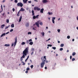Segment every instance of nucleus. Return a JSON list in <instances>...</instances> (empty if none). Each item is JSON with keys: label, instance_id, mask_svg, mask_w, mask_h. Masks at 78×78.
I'll use <instances>...</instances> for the list:
<instances>
[{"label": "nucleus", "instance_id": "nucleus-1", "mask_svg": "<svg viewBox=\"0 0 78 78\" xmlns=\"http://www.w3.org/2000/svg\"><path fill=\"white\" fill-rule=\"evenodd\" d=\"M35 24L36 25H37V27H39V24L40 25H43V23L41 22L40 20L38 21L37 22L35 23Z\"/></svg>", "mask_w": 78, "mask_h": 78}, {"label": "nucleus", "instance_id": "nucleus-2", "mask_svg": "<svg viewBox=\"0 0 78 78\" xmlns=\"http://www.w3.org/2000/svg\"><path fill=\"white\" fill-rule=\"evenodd\" d=\"M28 51V50L27 49H25L23 51V55H27V53Z\"/></svg>", "mask_w": 78, "mask_h": 78}, {"label": "nucleus", "instance_id": "nucleus-3", "mask_svg": "<svg viewBox=\"0 0 78 78\" xmlns=\"http://www.w3.org/2000/svg\"><path fill=\"white\" fill-rule=\"evenodd\" d=\"M42 62L41 64V68H43L44 67V65L45 63V62L43 61V60H42Z\"/></svg>", "mask_w": 78, "mask_h": 78}, {"label": "nucleus", "instance_id": "nucleus-4", "mask_svg": "<svg viewBox=\"0 0 78 78\" xmlns=\"http://www.w3.org/2000/svg\"><path fill=\"white\" fill-rule=\"evenodd\" d=\"M23 5V3L21 2L18 3L17 4V6H20V7H22Z\"/></svg>", "mask_w": 78, "mask_h": 78}, {"label": "nucleus", "instance_id": "nucleus-5", "mask_svg": "<svg viewBox=\"0 0 78 78\" xmlns=\"http://www.w3.org/2000/svg\"><path fill=\"white\" fill-rule=\"evenodd\" d=\"M41 60H43V61H44V62H46V56H44V58L43 57L41 58Z\"/></svg>", "mask_w": 78, "mask_h": 78}, {"label": "nucleus", "instance_id": "nucleus-6", "mask_svg": "<svg viewBox=\"0 0 78 78\" xmlns=\"http://www.w3.org/2000/svg\"><path fill=\"white\" fill-rule=\"evenodd\" d=\"M25 57V55H23V56L20 58V61H23V58H24Z\"/></svg>", "mask_w": 78, "mask_h": 78}, {"label": "nucleus", "instance_id": "nucleus-7", "mask_svg": "<svg viewBox=\"0 0 78 78\" xmlns=\"http://www.w3.org/2000/svg\"><path fill=\"white\" fill-rule=\"evenodd\" d=\"M16 44H17V37H16L15 38V41L14 43V47H15V46H16Z\"/></svg>", "mask_w": 78, "mask_h": 78}, {"label": "nucleus", "instance_id": "nucleus-8", "mask_svg": "<svg viewBox=\"0 0 78 78\" xmlns=\"http://www.w3.org/2000/svg\"><path fill=\"white\" fill-rule=\"evenodd\" d=\"M22 16H20V18L19 20V22H21V20H22Z\"/></svg>", "mask_w": 78, "mask_h": 78}, {"label": "nucleus", "instance_id": "nucleus-9", "mask_svg": "<svg viewBox=\"0 0 78 78\" xmlns=\"http://www.w3.org/2000/svg\"><path fill=\"white\" fill-rule=\"evenodd\" d=\"M42 2L43 3H47V2H48V1H47V0H43Z\"/></svg>", "mask_w": 78, "mask_h": 78}, {"label": "nucleus", "instance_id": "nucleus-10", "mask_svg": "<svg viewBox=\"0 0 78 78\" xmlns=\"http://www.w3.org/2000/svg\"><path fill=\"white\" fill-rule=\"evenodd\" d=\"M44 9H41L40 10V12L41 13H43V12L44 11Z\"/></svg>", "mask_w": 78, "mask_h": 78}, {"label": "nucleus", "instance_id": "nucleus-11", "mask_svg": "<svg viewBox=\"0 0 78 78\" xmlns=\"http://www.w3.org/2000/svg\"><path fill=\"white\" fill-rule=\"evenodd\" d=\"M25 11V9L23 8H21V9L19 11Z\"/></svg>", "mask_w": 78, "mask_h": 78}, {"label": "nucleus", "instance_id": "nucleus-12", "mask_svg": "<svg viewBox=\"0 0 78 78\" xmlns=\"http://www.w3.org/2000/svg\"><path fill=\"white\" fill-rule=\"evenodd\" d=\"M4 46H5V47H9V46H10V45L6 44H5Z\"/></svg>", "mask_w": 78, "mask_h": 78}, {"label": "nucleus", "instance_id": "nucleus-13", "mask_svg": "<svg viewBox=\"0 0 78 78\" xmlns=\"http://www.w3.org/2000/svg\"><path fill=\"white\" fill-rule=\"evenodd\" d=\"M34 10H32V16H34Z\"/></svg>", "mask_w": 78, "mask_h": 78}, {"label": "nucleus", "instance_id": "nucleus-14", "mask_svg": "<svg viewBox=\"0 0 78 78\" xmlns=\"http://www.w3.org/2000/svg\"><path fill=\"white\" fill-rule=\"evenodd\" d=\"M23 2L24 3H26L28 1V0H23Z\"/></svg>", "mask_w": 78, "mask_h": 78}, {"label": "nucleus", "instance_id": "nucleus-15", "mask_svg": "<svg viewBox=\"0 0 78 78\" xmlns=\"http://www.w3.org/2000/svg\"><path fill=\"white\" fill-rule=\"evenodd\" d=\"M6 35V34L5 33H4L2 35H1V37H3V36H5V35Z\"/></svg>", "mask_w": 78, "mask_h": 78}, {"label": "nucleus", "instance_id": "nucleus-16", "mask_svg": "<svg viewBox=\"0 0 78 78\" xmlns=\"http://www.w3.org/2000/svg\"><path fill=\"white\" fill-rule=\"evenodd\" d=\"M30 45H31L33 44V42L32 41H31L29 43Z\"/></svg>", "mask_w": 78, "mask_h": 78}, {"label": "nucleus", "instance_id": "nucleus-17", "mask_svg": "<svg viewBox=\"0 0 78 78\" xmlns=\"http://www.w3.org/2000/svg\"><path fill=\"white\" fill-rule=\"evenodd\" d=\"M11 27H12V28H14V24H12L11 25Z\"/></svg>", "mask_w": 78, "mask_h": 78}, {"label": "nucleus", "instance_id": "nucleus-18", "mask_svg": "<svg viewBox=\"0 0 78 78\" xmlns=\"http://www.w3.org/2000/svg\"><path fill=\"white\" fill-rule=\"evenodd\" d=\"M5 27V24L2 25L1 26V28H3V27Z\"/></svg>", "mask_w": 78, "mask_h": 78}, {"label": "nucleus", "instance_id": "nucleus-19", "mask_svg": "<svg viewBox=\"0 0 78 78\" xmlns=\"http://www.w3.org/2000/svg\"><path fill=\"white\" fill-rule=\"evenodd\" d=\"M20 13V11L18 12V13L17 15V16L18 17V16H20V15H19V13Z\"/></svg>", "mask_w": 78, "mask_h": 78}, {"label": "nucleus", "instance_id": "nucleus-20", "mask_svg": "<svg viewBox=\"0 0 78 78\" xmlns=\"http://www.w3.org/2000/svg\"><path fill=\"white\" fill-rule=\"evenodd\" d=\"M39 16V15H38L35 16L36 19H39V17H38Z\"/></svg>", "mask_w": 78, "mask_h": 78}, {"label": "nucleus", "instance_id": "nucleus-21", "mask_svg": "<svg viewBox=\"0 0 78 78\" xmlns=\"http://www.w3.org/2000/svg\"><path fill=\"white\" fill-rule=\"evenodd\" d=\"M41 33V34L43 36H44V34H45V33H44V32H43Z\"/></svg>", "mask_w": 78, "mask_h": 78}, {"label": "nucleus", "instance_id": "nucleus-22", "mask_svg": "<svg viewBox=\"0 0 78 78\" xmlns=\"http://www.w3.org/2000/svg\"><path fill=\"white\" fill-rule=\"evenodd\" d=\"M64 44H62L60 45V47H64Z\"/></svg>", "mask_w": 78, "mask_h": 78}, {"label": "nucleus", "instance_id": "nucleus-23", "mask_svg": "<svg viewBox=\"0 0 78 78\" xmlns=\"http://www.w3.org/2000/svg\"><path fill=\"white\" fill-rule=\"evenodd\" d=\"M37 7H35L34 8V9L35 10H37Z\"/></svg>", "mask_w": 78, "mask_h": 78}, {"label": "nucleus", "instance_id": "nucleus-24", "mask_svg": "<svg viewBox=\"0 0 78 78\" xmlns=\"http://www.w3.org/2000/svg\"><path fill=\"white\" fill-rule=\"evenodd\" d=\"M1 9H2V10L0 11V12H2L3 11V7H2V5H1Z\"/></svg>", "mask_w": 78, "mask_h": 78}, {"label": "nucleus", "instance_id": "nucleus-25", "mask_svg": "<svg viewBox=\"0 0 78 78\" xmlns=\"http://www.w3.org/2000/svg\"><path fill=\"white\" fill-rule=\"evenodd\" d=\"M76 55V53L75 52H73V53L72 55L73 56H75Z\"/></svg>", "mask_w": 78, "mask_h": 78}, {"label": "nucleus", "instance_id": "nucleus-26", "mask_svg": "<svg viewBox=\"0 0 78 78\" xmlns=\"http://www.w3.org/2000/svg\"><path fill=\"white\" fill-rule=\"evenodd\" d=\"M48 14L49 15H52L53 14V13L52 12H48Z\"/></svg>", "mask_w": 78, "mask_h": 78}, {"label": "nucleus", "instance_id": "nucleus-27", "mask_svg": "<svg viewBox=\"0 0 78 78\" xmlns=\"http://www.w3.org/2000/svg\"><path fill=\"white\" fill-rule=\"evenodd\" d=\"M40 10H41V9H40V8L37 7V11H40Z\"/></svg>", "mask_w": 78, "mask_h": 78}, {"label": "nucleus", "instance_id": "nucleus-28", "mask_svg": "<svg viewBox=\"0 0 78 78\" xmlns=\"http://www.w3.org/2000/svg\"><path fill=\"white\" fill-rule=\"evenodd\" d=\"M28 58H29V56H28L27 59L25 60V61H27L28 59Z\"/></svg>", "mask_w": 78, "mask_h": 78}, {"label": "nucleus", "instance_id": "nucleus-29", "mask_svg": "<svg viewBox=\"0 0 78 78\" xmlns=\"http://www.w3.org/2000/svg\"><path fill=\"white\" fill-rule=\"evenodd\" d=\"M33 19H36V16H33Z\"/></svg>", "mask_w": 78, "mask_h": 78}, {"label": "nucleus", "instance_id": "nucleus-30", "mask_svg": "<svg viewBox=\"0 0 78 78\" xmlns=\"http://www.w3.org/2000/svg\"><path fill=\"white\" fill-rule=\"evenodd\" d=\"M48 47H52V45L51 44H48Z\"/></svg>", "mask_w": 78, "mask_h": 78}, {"label": "nucleus", "instance_id": "nucleus-31", "mask_svg": "<svg viewBox=\"0 0 78 78\" xmlns=\"http://www.w3.org/2000/svg\"><path fill=\"white\" fill-rule=\"evenodd\" d=\"M15 2L16 3H17L18 2V1L17 0H15Z\"/></svg>", "mask_w": 78, "mask_h": 78}, {"label": "nucleus", "instance_id": "nucleus-32", "mask_svg": "<svg viewBox=\"0 0 78 78\" xmlns=\"http://www.w3.org/2000/svg\"><path fill=\"white\" fill-rule=\"evenodd\" d=\"M26 26L27 27H28V26H29V23H27V24H26Z\"/></svg>", "mask_w": 78, "mask_h": 78}, {"label": "nucleus", "instance_id": "nucleus-33", "mask_svg": "<svg viewBox=\"0 0 78 78\" xmlns=\"http://www.w3.org/2000/svg\"><path fill=\"white\" fill-rule=\"evenodd\" d=\"M9 20L7 19L6 20V22L7 23H9Z\"/></svg>", "mask_w": 78, "mask_h": 78}, {"label": "nucleus", "instance_id": "nucleus-34", "mask_svg": "<svg viewBox=\"0 0 78 78\" xmlns=\"http://www.w3.org/2000/svg\"><path fill=\"white\" fill-rule=\"evenodd\" d=\"M52 22L53 23H55V20H54L52 19Z\"/></svg>", "mask_w": 78, "mask_h": 78}, {"label": "nucleus", "instance_id": "nucleus-35", "mask_svg": "<svg viewBox=\"0 0 78 78\" xmlns=\"http://www.w3.org/2000/svg\"><path fill=\"white\" fill-rule=\"evenodd\" d=\"M25 43L24 42H23L22 43V45H25Z\"/></svg>", "mask_w": 78, "mask_h": 78}, {"label": "nucleus", "instance_id": "nucleus-36", "mask_svg": "<svg viewBox=\"0 0 78 78\" xmlns=\"http://www.w3.org/2000/svg\"><path fill=\"white\" fill-rule=\"evenodd\" d=\"M75 58H73L72 59V61H75Z\"/></svg>", "mask_w": 78, "mask_h": 78}, {"label": "nucleus", "instance_id": "nucleus-37", "mask_svg": "<svg viewBox=\"0 0 78 78\" xmlns=\"http://www.w3.org/2000/svg\"><path fill=\"white\" fill-rule=\"evenodd\" d=\"M9 27V26L6 27L5 28V29L6 30V29H7V28H8V27Z\"/></svg>", "mask_w": 78, "mask_h": 78}, {"label": "nucleus", "instance_id": "nucleus-38", "mask_svg": "<svg viewBox=\"0 0 78 78\" xmlns=\"http://www.w3.org/2000/svg\"><path fill=\"white\" fill-rule=\"evenodd\" d=\"M26 70L27 71L29 70H30V68L28 67L27 68Z\"/></svg>", "mask_w": 78, "mask_h": 78}, {"label": "nucleus", "instance_id": "nucleus-39", "mask_svg": "<svg viewBox=\"0 0 78 78\" xmlns=\"http://www.w3.org/2000/svg\"><path fill=\"white\" fill-rule=\"evenodd\" d=\"M70 37L69 36H67V39H70Z\"/></svg>", "mask_w": 78, "mask_h": 78}, {"label": "nucleus", "instance_id": "nucleus-40", "mask_svg": "<svg viewBox=\"0 0 78 78\" xmlns=\"http://www.w3.org/2000/svg\"><path fill=\"white\" fill-rule=\"evenodd\" d=\"M28 34H31V32H29L28 33Z\"/></svg>", "mask_w": 78, "mask_h": 78}, {"label": "nucleus", "instance_id": "nucleus-41", "mask_svg": "<svg viewBox=\"0 0 78 78\" xmlns=\"http://www.w3.org/2000/svg\"><path fill=\"white\" fill-rule=\"evenodd\" d=\"M57 31H58V33H59L60 32V31H61V30H60V29H58L57 30Z\"/></svg>", "mask_w": 78, "mask_h": 78}, {"label": "nucleus", "instance_id": "nucleus-42", "mask_svg": "<svg viewBox=\"0 0 78 78\" xmlns=\"http://www.w3.org/2000/svg\"><path fill=\"white\" fill-rule=\"evenodd\" d=\"M34 66H33V65H32L31 66H30V67H31V69H33V67Z\"/></svg>", "mask_w": 78, "mask_h": 78}, {"label": "nucleus", "instance_id": "nucleus-43", "mask_svg": "<svg viewBox=\"0 0 78 78\" xmlns=\"http://www.w3.org/2000/svg\"><path fill=\"white\" fill-rule=\"evenodd\" d=\"M6 16L5 13H4L2 14V16Z\"/></svg>", "mask_w": 78, "mask_h": 78}, {"label": "nucleus", "instance_id": "nucleus-44", "mask_svg": "<svg viewBox=\"0 0 78 78\" xmlns=\"http://www.w3.org/2000/svg\"><path fill=\"white\" fill-rule=\"evenodd\" d=\"M26 43L27 44H28V43H29V40H27L26 41Z\"/></svg>", "mask_w": 78, "mask_h": 78}, {"label": "nucleus", "instance_id": "nucleus-45", "mask_svg": "<svg viewBox=\"0 0 78 78\" xmlns=\"http://www.w3.org/2000/svg\"><path fill=\"white\" fill-rule=\"evenodd\" d=\"M23 63V65H25V63L23 62H22V63Z\"/></svg>", "mask_w": 78, "mask_h": 78}, {"label": "nucleus", "instance_id": "nucleus-46", "mask_svg": "<svg viewBox=\"0 0 78 78\" xmlns=\"http://www.w3.org/2000/svg\"><path fill=\"white\" fill-rule=\"evenodd\" d=\"M29 42H32V40L31 39H30L29 41Z\"/></svg>", "mask_w": 78, "mask_h": 78}, {"label": "nucleus", "instance_id": "nucleus-47", "mask_svg": "<svg viewBox=\"0 0 78 78\" xmlns=\"http://www.w3.org/2000/svg\"><path fill=\"white\" fill-rule=\"evenodd\" d=\"M12 31H13V29H12L11 30H10V32H12Z\"/></svg>", "mask_w": 78, "mask_h": 78}, {"label": "nucleus", "instance_id": "nucleus-48", "mask_svg": "<svg viewBox=\"0 0 78 78\" xmlns=\"http://www.w3.org/2000/svg\"><path fill=\"white\" fill-rule=\"evenodd\" d=\"M12 11L13 12H14V11H15V9L14 8H13Z\"/></svg>", "mask_w": 78, "mask_h": 78}, {"label": "nucleus", "instance_id": "nucleus-49", "mask_svg": "<svg viewBox=\"0 0 78 78\" xmlns=\"http://www.w3.org/2000/svg\"><path fill=\"white\" fill-rule=\"evenodd\" d=\"M14 43H13L12 44V47H13V45H14Z\"/></svg>", "mask_w": 78, "mask_h": 78}, {"label": "nucleus", "instance_id": "nucleus-50", "mask_svg": "<svg viewBox=\"0 0 78 78\" xmlns=\"http://www.w3.org/2000/svg\"><path fill=\"white\" fill-rule=\"evenodd\" d=\"M28 2L29 3H31V1H29Z\"/></svg>", "mask_w": 78, "mask_h": 78}, {"label": "nucleus", "instance_id": "nucleus-51", "mask_svg": "<svg viewBox=\"0 0 78 78\" xmlns=\"http://www.w3.org/2000/svg\"><path fill=\"white\" fill-rule=\"evenodd\" d=\"M52 48H53V49H56V48L55 47H53Z\"/></svg>", "mask_w": 78, "mask_h": 78}, {"label": "nucleus", "instance_id": "nucleus-52", "mask_svg": "<svg viewBox=\"0 0 78 78\" xmlns=\"http://www.w3.org/2000/svg\"><path fill=\"white\" fill-rule=\"evenodd\" d=\"M52 19H53V20H55V17H53Z\"/></svg>", "mask_w": 78, "mask_h": 78}, {"label": "nucleus", "instance_id": "nucleus-53", "mask_svg": "<svg viewBox=\"0 0 78 78\" xmlns=\"http://www.w3.org/2000/svg\"><path fill=\"white\" fill-rule=\"evenodd\" d=\"M34 53V52H32L31 53V55H33Z\"/></svg>", "mask_w": 78, "mask_h": 78}, {"label": "nucleus", "instance_id": "nucleus-54", "mask_svg": "<svg viewBox=\"0 0 78 78\" xmlns=\"http://www.w3.org/2000/svg\"><path fill=\"white\" fill-rule=\"evenodd\" d=\"M50 39H51L50 38H49L47 40H46L47 42V41H49V40H50Z\"/></svg>", "mask_w": 78, "mask_h": 78}, {"label": "nucleus", "instance_id": "nucleus-55", "mask_svg": "<svg viewBox=\"0 0 78 78\" xmlns=\"http://www.w3.org/2000/svg\"><path fill=\"white\" fill-rule=\"evenodd\" d=\"M8 33H9V32H7V33H6V34H8Z\"/></svg>", "mask_w": 78, "mask_h": 78}, {"label": "nucleus", "instance_id": "nucleus-56", "mask_svg": "<svg viewBox=\"0 0 78 78\" xmlns=\"http://www.w3.org/2000/svg\"><path fill=\"white\" fill-rule=\"evenodd\" d=\"M33 29L34 30H36V29L34 28V27L33 28Z\"/></svg>", "mask_w": 78, "mask_h": 78}, {"label": "nucleus", "instance_id": "nucleus-57", "mask_svg": "<svg viewBox=\"0 0 78 78\" xmlns=\"http://www.w3.org/2000/svg\"><path fill=\"white\" fill-rule=\"evenodd\" d=\"M28 72V71L27 70L26 71L25 73H27Z\"/></svg>", "mask_w": 78, "mask_h": 78}, {"label": "nucleus", "instance_id": "nucleus-58", "mask_svg": "<svg viewBox=\"0 0 78 78\" xmlns=\"http://www.w3.org/2000/svg\"><path fill=\"white\" fill-rule=\"evenodd\" d=\"M72 56H70V59H72Z\"/></svg>", "mask_w": 78, "mask_h": 78}, {"label": "nucleus", "instance_id": "nucleus-59", "mask_svg": "<svg viewBox=\"0 0 78 78\" xmlns=\"http://www.w3.org/2000/svg\"><path fill=\"white\" fill-rule=\"evenodd\" d=\"M44 69H47V67H44Z\"/></svg>", "mask_w": 78, "mask_h": 78}, {"label": "nucleus", "instance_id": "nucleus-60", "mask_svg": "<svg viewBox=\"0 0 78 78\" xmlns=\"http://www.w3.org/2000/svg\"><path fill=\"white\" fill-rule=\"evenodd\" d=\"M63 50V49H60V51H62Z\"/></svg>", "mask_w": 78, "mask_h": 78}, {"label": "nucleus", "instance_id": "nucleus-61", "mask_svg": "<svg viewBox=\"0 0 78 78\" xmlns=\"http://www.w3.org/2000/svg\"><path fill=\"white\" fill-rule=\"evenodd\" d=\"M58 43H60V41H58Z\"/></svg>", "mask_w": 78, "mask_h": 78}, {"label": "nucleus", "instance_id": "nucleus-62", "mask_svg": "<svg viewBox=\"0 0 78 78\" xmlns=\"http://www.w3.org/2000/svg\"><path fill=\"white\" fill-rule=\"evenodd\" d=\"M75 41V39H73L72 41Z\"/></svg>", "mask_w": 78, "mask_h": 78}, {"label": "nucleus", "instance_id": "nucleus-63", "mask_svg": "<svg viewBox=\"0 0 78 78\" xmlns=\"http://www.w3.org/2000/svg\"><path fill=\"white\" fill-rule=\"evenodd\" d=\"M77 20H78V16H77Z\"/></svg>", "mask_w": 78, "mask_h": 78}, {"label": "nucleus", "instance_id": "nucleus-64", "mask_svg": "<svg viewBox=\"0 0 78 78\" xmlns=\"http://www.w3.org/2000/svg\"><path fill=\"white\" fill-rule=\"evenodd\" d=\"M76 29H77V30H78V27H76Z\"/></svg>", "mask_w": 78, "mask_h": 78}]
</instances>
